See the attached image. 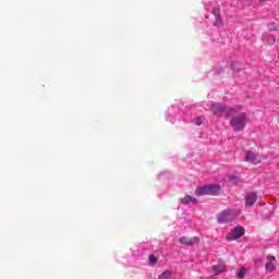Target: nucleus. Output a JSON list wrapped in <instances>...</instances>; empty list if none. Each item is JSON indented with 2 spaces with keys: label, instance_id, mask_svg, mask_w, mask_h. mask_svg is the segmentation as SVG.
<instances>
[{
  "label": "nucleus",
  "instance_id": "f257e3e1",
  "mask_svg": "<svg viewBox=\"0 0 279 279\" xmlns=\"http://www.w3.org/2000/svg\"><path fill=\"white\" fill-rule=\"evenodd\" d=\"M210 110L215 117H222V114H225V118L231 119L233 114L241 112V106L230 107L227 109L226 105L221 102H213Z\"/></svg>",
  "mask_w": 279,
  "mask_h": 279
},
{
  "label": "nucleus",
  "instance_id": "f03ea898",
  "mask_svg": "<svg viewBox=\"0 0 279 279\" xmlns=\"http://www.w3.org/2000/svg\"><path fill=\"white\" fill-rule=\"evenodd\" d=\"M230 119V125L233 129V132H243L245 125H247V122L250 121V118L245 112H240L238 116H233Z\"/></svg>",
  "mask_w": 279,
  "mask_h": 279
},
{
  "label": "nucleus",
  "instance_id": "7ed1b4c3",
  "mask_svg": "<svg viewBox=\"0 0 279 279\" xmlns=\"http://www.w3.org/2000/svg\"><path fill=\"white\" fill-rule=\"evenodd\" d=\"M221 193V185L219 184H205L198 186L195 190L196 197H202L204 195H219Z\"/></svg>",
  "mask_w": 279,
  "mask_h": 279
},
{
  "label": "nucleus",
  "instance_id": "20e7f679",
  "mask_svg": "<svg viewBox=\"0 0 279 279\" xmlns=\"http://www.w3.org/2000/svg\"><path fill=\"white\" fill-rule=\"evenodd\" d=\"M241 236H245V228L236 226L227 234V241H236L238 239H241Z\"/></svg>",
  "mask_w": 279,
  "mask_h": 279
},
{
  "label": "nucleus",
  "instance_id": "39448f33",
  "mask_svg": "<svg viewBox=\"0 0 279 279\" xmlns=\"http://www.w3.org/2000/svg\"><path fill=\"white\" fill-rule=\"evenodd\" d=\"M232 221H234V216L230 209H225L218 216V223H230Z\"/></svg>",
  "mask_w": 279,
  "mask_h": 279
},
{
  "label": "nucleus",
  "instance_id": "423d86ee",
  "mask_svg": "<svg viewBox=\"0 0 279 279\" xmlns=\"http://www.w3.org/2000/svg\"><path fill=\"white\" fill-rule=\"evenodd\" d=\"M213 14L215 16L214 27H223V17H221V9L214 8Z\"/></svg>",
  "mask_w": 279,
  "mask_h": 279
},
{
  "label": "nucleus",
  "instance_id": "0eeeda50",
  "mask_svg": "<svg viewBox=\"0 0 279 279\" xmlns=\"http://www.w3.org/2000/svg\"><path fill=\"white\" fill-rule=\"evenodd\" d=\"M256 202H258V194L256 192L246 193V197H245L246 208H252V206H254Z\"/></svg>",
  "mask_w": 279,
  "mask_h": 279
},
{
  "label": "nucleus",
  "instance_id": "6e6552de",
  "mask_svg": "<svg viewBox=\"0 0 279 279\" xmlns=\"http://www.w3.org/2000/svg\"><path fill=\"white\" fill-rule=\"evenodd\" d=\"M245 162H251L252 165H258L260 162V159H258V156L254 154L252 150H246V154L244 156Z\"/></svg>",
  "mask_w": 279,
  "mask_h": 279
},
{
  "label": "nucleus",
  "instance_id": "1a4fd4ad",
  "mask_svg": "<svg viewBox=\"0 0 279 279\" xmlns=\"http://www.w3.org/2000/svg\"><path fill=\"white\" fill-rule=\"evenodd\" d=\"M179 243L181 245L193 246V245L199 243V239L197 236H194L192 239H189L186 236H182V238L179 239Z\"/></svg>",
  "mask_w": 279,
  "mask_h": 279
},
{
  "label": "nucleus",
  "instance_id": "9d476101",
  "mask_svg": "<svg viewBox=\"0 0 279 279\" xmlns=\"http://www.w3.org/2000/svg\"><path fill=\"white\" fill-rule=\"evenodd\" d=\"M262 40L265 45H269L270 47L276 45V36L274 34L264 33L262 35Z\"/></svg>",
  "mask_w": 279,
  "mask_h": 279
},
{
  "label": "nucleus",
  "instance_id": "9b49d317",
  "mask_svg": "<svg viewBox=\"0 0 279 279\" xmlns=\"http://www.w3.org/2000/svg\"><path fill=\"white\" fill-rule=\"evenodd\" d=\"M267 263L265 265V269L266 271H274L276 270V264L274 262H276V256H267ZM274 260V262H272Z\"/></svg>",
  "mask_w": 279,
  "mask_h": 279
},
{
  "label": "nucleus",
  "instance_id": "f8f14e48",
  "mask_svg": "<svg viewBox=\"0 0 279 279\" xmlns=\"http://www.w3.org/2000/svg\"><path fill=\"white\" fill-rule=\"evenodd\" d=\"M231 69L232 71L239 72L243 69V65L239 61L231 62Z\"/></svg>",
  "mask_w": 279,
  "mask_h": 279
},
{
  "label": "nucleus",
  "instance_id": "ddd939ff",
  "mask_svg": "<svg viewBox=\"0 0 279 279\" xmlns=\"http://www.w3.org/2000/svg\"><path fill=\"white\" fill-rule=\"evenodd\" d=\"M157 279H171V271L166 270L161 275L158 276Z\"/></svg>",
  "mask_w": 279,
  "mask_h": 279
},
{
  "label": "nucleus",
  "instance_id": "4468645a",
  "mask_svg": "<svg viewBox=\"0 0 279 279\" xmlns=\"http://www.w3.org/2000/svg\"><path fill=\"white\" fill-rule=\"evenodd\" d=\"M213 271L215 272L216 276H219V274H223V269L219 265L213 266Z\"/></svg>",
  "mask_w": 279,
  "mask_h": 279
},
{
  "label": "nucleus",
  "instance_id": "2eb2a0df",
  "mask_svg": "<svg viewBox=\"0 0 279 279\" xmlns=\"http://www.w3.org/2000/svg\"><path fill=\"white\" fill-rule=\"evenodd\" d=\"M267 27H268V32H276L278 29V25L276 24V22L268 23Z\"/></svg>",
  "mask_w": 279,
  "mask_h": 279
},
{
  "label": "nucleus",
  "instance_id": "dca6fc26",
  "mask_svg": "<svg viewBox=\"0 0 279 279\" xmlns=\"http://www.w3.org/2000/svg\"><path fill=\"white\" fill-rule=\"evenodd\" d=\"M181 204L189 206L191 204V195H185L184 198H181Z\"/></svg>",
  "mask_w": 279,
  "mask_h": 279
},
{
  "label": "nucleus",
  "instance_id": "f3484780",
  "mask_svg": "<svg viewBox=\"0 0 279 279\" xmlns=\"http://www.w3.org/2000/svg\"><path fill=\"white\" fill-rule=\"evenodd\" d=\"M245 274H247V270L245 268H241L238 271V278H240V279L245 278Z\"/></svg>",
  "mask_w": 279,
  "mask_h": 279
},
{
  "label": "nucleus",
  "instance_id": "a211bd4d",
  "mask_svg": "<svg viewBox=\"0 0 279 279\" xmlns=\"http://www.w3.org/2000/svg\"><path fill=\"white\" fill-rule=\"evenodd\" d=\"M158 263V257L155 255H149V265H156Z\"/></svg>",
  "mask_w": 279,
  "mask_h": 279
},
{
  "label": "nucleus",
  "instance_id": "6ab92c4d",
  "mask_svg": "<svg viewBox=\"0 0 279 279\" xmlns=\"http://www.w3.org/2000/svg\"><path fill=\"white\" fill-rule=\"evenodd\" d=\"M205 119H206V118H204V117H198V118H196V119L194 120L195 125H202V124L204 123Z\"/></svg>",
  "mask_w": 279,
  "mask_h": 279
},
{
  "label": "nucleus",
  "instance_id": "aec40b11",
  "mask_svg": "<svg viewBox=\"0 0 279 279\" xmlns=\"http://www.w3.org/2000/svg\"><path fill=\"white\" fill-rule=\"evenodd\" d=\"M254 264L256 265V267H260L263 266V258H257L254 260Z\"/></svg>",
  "mask_w": 279,
  "mask_h": 279
},
{
  "label": "nucleus",
  "instance_id": "412c9836",
  "mask_svg": "<svg viewBox=\"0 0 279 279\" xmlns=\"http://www.w3.org/2000/svg\"><path fill=\"white\" fill-rule=\"evenodd\" d=\"M190 202H192V204H197V198L191 196V201Z\"/></svg>",
  "mask_w": 279,
  "mask_h": 279
},
{
  "label": "nucleus",
  "instance_id": "4be33fe9",
  "mask_svg": "<svg viewBox=\"0 0 279 279\" xmlns=\"http://www.w3.org/2000/svg\"><path fill=\"white\" fill-rule=\"evenodd\" d=\"M230 180H236V177L232 175L230 177Z\"/></svg>",
  "mask_w": 279,
  "mask_h": 279
},
{
  "label": "nucleus",
  "instance_id": "5701e85b",
  "mask_svg": "<svg viewBox=\"0 0 279 279\" xmlns=\"http://www.w3.org/2000/svg\"><path fill=\"white\" fill-rule=\"evenodd\" d=\"M221 72H223V69H222V68H220V70H219V72H218V73H221Z\"/></svg>",
  "mask_w": 279,
  "mask_h": 279
},
{
  "label": "nucleus",
  "instance_id": "b1692460",
  "mask_svg": "<svg viewBox=\"0 0 279 279\" xmlns=\"http://www.w3.org/2000/svg\"><path fill=\"white\" fill-rule=\"evenodd\" d=\"M210 16H208V15H205V19H209Z\"/></svg>",
  "mask_w": 279,
  "mask_h": 279
}]
</instances>
